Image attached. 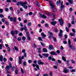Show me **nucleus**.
<instances>
[{
	"instance_id": "nucleus-9",
	"label": "nucleus",
	"mask_w": 76,
	"mask_h": 76,
	"mask_svg": "<svg viewBox=\"0 0 76 76\" xmlns=\"http://www.w3.org/2000/svg\"><path fill=\"white\" fill-rule=\"evenodd\" d=\"M50 54L51 55H57L56 54V52H54V51H52L50 52Z\"/></svg>"
},
{
	"instance_id": "nucleus-1",
	"label": "nucleus",
	"mask_w": 76,
	"mask_h": 76,
	"mask_svg": "<svg viewBox=\"0 0 76 76\" xmlns=\"http://www.w3.org/2000/svg\"><path fill=\"white\" fill-rule=\"evenodd\" d=\"M68 42L69 44V46L71 49H72L73 51L75 50V48L74 46L70 44H71V42L70 39H68Z\"/></svg>"
},
{
	"instance_id": "nucleus-33",
	"label": "nucleus",
	"mask_w": 76,
	"mask_h": 76,
	"mask_svg": "<svg viewBox=\"0 0 76 76\" xmlns=\"http://www.w3.org/2000/svg\"><path fill=\"white\" fill-rule=\"evenodd\" d=\"M11 68V69L12 70V71H13L14 70L15 66H12Z\"/></svg>"
},
{
	"instance_id": "nucleus-6",
	"label": "nucleus",
	"mask_w": 76,
	"mask_h": 76,
	"mask_svg": "<svg viewBox=\"0 0 76 76\" xmlns=\"http://www.w3.org/2000/svg\"><path fill=\"white\" fill-rule=\"evenodd\" d=\"M58 20L59 22L60 25L62 26L63 24V20L62 19H59Z\"/></svg>"
},
{
	"instance_id": "nucleus-38",
	"label": "nucleus",
	"mask_w": 76,
	"mask_h": 76,
	"mask_svg": "<svg viewBox=\"0 0 76 76\" xmlns=\"http://www.w3.org/2000/svg\"><path fill=\"white\" fill-rule=\"evenodd\" d=\"M70 35H71V36H75V34L73 33H71L70 34Z\"/></svg>"
},
{
	"instance_id": "nucleus-40",
	"label": "nucleus",
	"mask_w": 76,
	"mask_h": 76,
	"mask_svg": "<svg viewBox=\"0 0 76 76\" xmlns=\"http://www.w3.org/2000/svg\"><path fill=\"white\" fill-rule=\"evenodd\" d=\"M31 25H32V23L31 22L28 23V26H31Z\"/></svg>"
},
{
	"instance_id": "nucleus-28",
	"label": "nucleus",
	"mask_w": 76,
	"mask_h": 76,
	"mask_svg": "<svg viewBox=\"0 0 76 76\" xmlns=\"http://www.w3.org/2000/svg\"><path fill=\"white\" fill-rule=\"evenodd\" d=\"M40 44L43 47H45V44H44V43L40 42Z\"/></svg>"
},
{
	"instance_id": "nucleus-61",
	"label": "nucleus",
	"mask_w": 76,
	"mask_h": 76,
	"mask_svg": "<svg viewBox=\"0 0 76 76\" xmlns=\"http://www.w3.org/2000/svg\"><path fill=\"white\" fill-rule=\"evenodd\" d=\"M3 60H4V62H6V61H7V59H6L5 58H4Z\"/></svg>"
},
{
	"instance_id": "nucleus-27",
	"label": "nucleus",
	"mask_w": 76,
	"mask_h": 76,
	"mask_svg": "<svg viewBox=\"0 0 76 76\" xmlns=\"http://www.w3.org/2000/svg\"><path fill=\"white\" fill-rule=\"evenodd\" d=\"M62 59L64 61H66V58L62 56Z\"/></svg>"
},
{
	"instance_id": "nucleus-50",
	"label": "nucleus",
	"mask_w": 76,
	"mask_h": 76,
	"mask_svg": "<svg viewBox=\"0 0 76 76\" xmlns=\"http://www.w3.org/2000/svg\"><path fill=\"white\" fill-rule=\"evenodd\" d=\"M69 60L66 61V64H67L68 66H69Z\"/></svg>"
},
{
	"instance_id": "nucleus-37",
	"label": "nucleus",
	"mask_w": 76,
	"mask_h": 76,
	"mask_svg": "<svg viewBox=\"0 0 76 76\" xmlns=\"http://www.w3.org/2000/svg\"><path fill=\"white\" fill-rule=\"evenodd\" d=\"M4 10L6 12H8L9 11V9L7 8H5Z\"/></svg>"
},
{
	"instance_id": "nucleus-15",
	"label": "nucleus",
	"mask_w": 76,
	"mask_h": 76,
	"mask_svg": "<svg viewBox=\"0 0 76 76\" xmlns=\"http://www.w3.org/2000/svg\"><path fill=\"white\" fill-rule=\"evenodd\" d=\"M3 57L2 55H0V61L2 62L3 61Z\"/></svg>"
},
{
	"instance_id": "nucleus-56",
	"label": "nucleus",
	"mask_w": 76,
	"mask_h": 76,
	"mask_svg": "<svg viewBox=\"0 0 76 76\" xmlns=\"http://www.w3.org/2000/svg\"><path fill=\"white\" fill-rule=\"evenodd\" d=\"M45 27H48V23H45Z\"/></svg>"
},
{
	"instance_id": "nucleus-26",
	"label": "nucleus",
	"mask_w": 76,
	"mask_h": 76,
	"mask_svg": "<svg viewBox=\"0 0 76 76\" xmlns=\"http://www.w3.org/2000/svg\"><path fill=\"white\" fill-rule=\"evenodd\" d=\"M52 11L53 12H56V9L55 8V7L54 8H53V9H52Z\"/></svg>"
},
{
	"instance_id": "nucleus-11",
	"label": "nucleus",
	"mask_w": 76,
	"mask_h": 76,
	"mask_svg": "<svg viewBox=\"0 0 76 76\" xmlns=\"http://www.w3.org/2000/svg\"><path fill=\"white\" fill-rule=\"evenodd\" d=\"M53 45H49V49L50 50H52L53 49Z\"/></svg>"
},
{
	"instance_id": "nucleus-7",
	"label": "nucleus",
	"mask_w": 76,
	"mask_h": 76,
	"mask_svg": "<svg viewBox=\"0 0 76 76\" xmlns=\"http://www.w3.org/2000/svg\"><path fill=\"white\" fill-rule=\"evenodd\" d=\"M21 6H25L26 5V4H27L28 3L26 1H25L24 2H21Z\"/></svg>"
},
{
	"instance_id": "nucleus-19",
	"label": "nucleus",
	"mask_w": 76,
	"mask_h": 76,
	"mask_svg": "<svg viewBox=\"0 0 76 76\" xmlns=\"http://www.w3.org/2000/svg\"><path fill=\"white\" fill-rule=\"evenodd\" d=\"M69 2L70 4H73V0H67Z\"/></svg>"
},
{
	"instance_id": "nucleus-45",
	"label": "nucleus",
	"mask_w": 76,
	"mask_h": 76,
	"mask_svg": "<svg viewBox=\"0 0 76 76\" xmlns=\"http://www.w3.org/2000/svg\"><path fill=\"white\" fill-rule=\"evenodd\" d=\"M66 29L68 32H69V28H67V27H66Z\"/></svg>"
},
{
	"instance_id": "nucleus-16",
	"label": "nucleus",
	"mask_w": 76,
	"mask_h": 76,
	"mask_svg": "<svg viewBox=\"0 0 76 76\" xmlns=\"http://www.w3.org/2000/svg\"><path fill=\"white\" fill-rule=\"evenodd\" d=\"M43 51L45 53H47L48 50H47L46 48H43Z\"/></svg>"
},
{
	"instance_id": "nucleus-39",
	"label": "nucleus",
	"mask_w": 76,
	"mask_h": 76,
	"mask_svg": "<svg viewBox=\"0 0 76 76\" xmlns=\"http://www.w3.org/2000/svg\"><path fill=\"white\" fill-rule=\"evenodd\" d=\"M5 24L6 25H7V26L9 25V23L7 21H6L5 23Z\"/></svg>"
},
{
	"instance_id": "nucleus-14",
	"label": "nucleus",
	"mask_w": 76,
	"mask_h": 76,
	"mask_svg": "<svg viewBox=\"0 0 76 76\" xmlns=\"http://www.w3.org/2000/svg\"><path fill=\"white\" fill-rule=\"evenodd\" d=\"M57 23V22L56 21H54L52 22H51V25H53L55 26L56 25V24Z\"/></svg>"
},
{
	"instance_id": "nucleus-47",
	"label": "nucleus",
	"mask_w": 76,
	"mask_h": 76,
	"mask_svg": "<svg viewBox=\"0 0 76 76\" xmlns=\"http://www.w3.org/2000/svg\"><path fill=\"white\" fill-rule=\"evenodd\" d=\"M24 29V27H23H23H21L20 29V31H23Z\"/></svg>"
},
{
	"instance_id": "nucleus-35",
	"label": "nucleus",
	"mask_w": 76,
	"mask_h": 76,
	"mask_svg": "<svg viewBox=\"0 0 76 76\" xmlns=\"http://www.w3.org/2000/svg\"><path fill=\"white\" fill-rule=\"evenodd\" d=\"M3 9H0V13H3Z\"/></svg>"
},
{
	"instance_id": "nucleus-31",
	"label": "nucleus",
	"mask_w": 76,
	"mask_h": 76,
	"mask_svg": "<svg viewBox=\"0 0 76 76\" xmlns=\"http://www.w3.org/2000/svg\"><path fill=\"white\" fill-rule=\"evenodd\" d=\"M58 36L61 38L62 37V33H59L58 34Z\"/></svg>"
},
{
	"instance_id": "nucleus-23",
	"label": "nucleus",
	"mask_w": 76,
	"mask_h": 76,
	"mask_svg": "<svg viewBox=\"0 0 76 76\" xmlns=\"http://www.w3.org/2000/svg\"><path fill=\"white\" fill-rule=\"evenodd\" d=\"M24 30L25 31H26V32L27 31H28V29H27V28H26V26H24Z\"/></svg>"
},
{
	"instance_id": "nucleus-63",
	"label": "nucleus",
	"mask_w": 76,
	"mask_h": 76,
	"mask_svg": "<svg viewBox=\"0 0 76 76\" xmlns=\"http://www.w3.org/2000/svg\"><path fill=\"white\" fill-rule=\"evenodd\" d=\"M60 4V2L58 1H57L56 2L57 5V6H58V4Z\"/></svg>"
},
{
	"instance_id": "nucleus-2",
	"label": "nucleus",
	"mask_w": 76,
	"mask_h": 76,
	"mask_svg": "<svg viewBox=\"0 0 76 76\" xmlns=\"http://www.w3.org/2000/svg\"><path fill=\"white\" fill-rule=\"evenodd\" d=\"M65 8V6L63 5V1H61V7H60V10L61 11H63V9H64Z\"/></svg>"
},
{
	"instance_id": "nucleus-54",
	"label": "nucleus",
	"mask_w": 76,
	"mask_h": 76,
	"mask_svg": "<svg viewBox=\"0 0 76 76\" xmlns=\"http://www.w3.org/2000/svg\"><path fill=\"white\" fill-rule=\"evenodd\" d=\"M40 57V58H42V56H41V55L40 54H39L38 55Z\"/></svg>"
},
{
	"instance_id": "nucleus-5",
	"label": "nucleus",
	"mask_w": 76,
	"mask_h": 76,
	"mask_svg": "<svg viewBox=\"0 0 76 76\" xmlns=\"http://www.w3.org/2000/svg\"><path fill=\"white\" fill-rule=\"evenodd\" d=\"M37 63L38 64H41V65H43L44 64V62H41V60H39L37 61Z\"/></svg>"
},
{
	"instance_id": "nucleus-18",
	"label": "nucleus",
	"mask_w": 76,
	"mask_h": 76,
	"mask_svg": "<svg viewBox=\"0 0 76 76\" xmlns=\"http://www.w3.org/2000/svg\"><path fill=\"white\" fill-rule=\"evenodd\" d=\"M11 34L12 36H14L15 34V32L13 30H12L11 31Z\"/></svg>"
},
{
	"instance_id": "nucleus-53",
	"label": "nucleus",
	"mask_w": 76,
	"mask_h": 76,
	"mask_svg": "<svg viewBox=\"0 0 76 76\" xmlns=\"http://www.w3.org/2000/svg\"><path fill=\"white\" fill-rule=\"evenodd\" d=\"M72 31L73 33H76V31H75V30L74 28H73L72 30Z\"/></svg>"
},
{
	"instance_id": "nucleus-13",
	"label": "nucleus",
	"mask_w": 76,
	"mask_h": 76,
	"mask_svg": "<svg viewBox=\"0 0 76 76\" xmlns=\"http://www.w3.org/2000/svg\"><path fill=\"white\" fill-rule=\"evenodd\" d=\"M40 17H41V18H45V19L47 18V16H45V15H40Z\"/></svg>"
},
{
	"instance_id": "nucleus-32",
	"label": "nucleus",
	"mask_w": 76,
	"mask_h": 76,
	"mask_svg": "<svg viewBox=\"0 0 76 76\" xmlns=\"http://www.w3.org/2000/svg\"><path fill=\"white\" fill-rule=\"evenodd\" d=\"M0 18H4V15L3 14H0Z\"/></svg>"
},
{
	"instance_id": "nucleus-43",
	"label": "nucleus",
	"mask_w": 76,
	"mask_h": 76,
	"mask_svg": "<svg viewBox=\"0 0 76 76\" xmlns=\"http://www.w3.org/2000/svg\"><path fill=\"white\" fill-rule=\"evenodd\" d=\"M53 38L54 41H55V42H56V41H57V39H56V38L53 37Z\"/></svg>"
},
{
	"instance_id": "nucleus-41",
	"label": "nucleus",
	"mask_w": 76,
	"mask_h": 76,
	"mask_svg": "<svg viewBox=\"0 0 76 76\" xmlns=\"http://www.w3.org/2000/svg\"><path fill=\"white\" fill-rule=\"evenodd\" d=\"M15 33L16 34H19V31H18L17 30H15Z\"/></svg>"
},
{
	"instance_id": "nucleus-24",
	"label": "nucleus",
	"mask_w": 76,
	"mask_h": 76,
	"mask_svg": "<svg viewBox=\"0 0 76 76\" xmlns=\"http://www.w3.org/2000/svg\"><path fill=\"white\" fill-rule=\"evenodd\" d=\"M21 3H22V2H18V3H17L16 5L17 6H19L20 4L22 6V4H21Z\"/></svg>"
},
{
	"instance_id": "nucleus-21",
	"label": "nucleus",
	"mask_w": 76,
	"mask_h": 76,
	"mask_svg": "<svg viewBox=\"0 0 76 76\" xmlns=\"http://www.w3.org/2000/svg\"><path fill=\"white\" fill-rule=\"evenodd\" d=\"M41 35L43 37H46V35L45 34L44 32H42L41 34Z\"/></svg>"
},
{
	"instance_id": "nucleus-58",
	"label": "nucleus",
	"mask_w": 76,
	"mask_h": 76,
	"mask_svg": "<svg viewBox=\"0 0 76 76\" xmlns=\"http://www.w3.org/2000/svg\"><path fill=\"white\" fill-rule=\"evenodd\" d=\"M15 73L16 75H18V70H15Z\"/></svg>"
},
{
	"instance_id": "nucleus-49",
	"label": "nucleus",
	"mask_w": 76,
	"mask_h": 76,
	"mask_svg": "<svg viewBox=\"0 0 76 76\" xmlns=\"http://www.w3.org/2000/svg\"><path fill=\"white\" fill-rule=\"evenodd\" d=\"M17 40L18 41L21 40V37H19L17 38Z\"/></svg>"
},
{
	"instance_id": "nucleus-36",
	"label": "nucleus",
	"mask_w": 76,
	"mask_h": 76,
	"mask_svg": "<svg viewBox=\"0 0 76 76\" xmlns=\"http://www.w3.org/2000/svg\"><path fill=\"white\" fill-rule=\"evenodd\" d=\"M38 39L40 41H42V38H41V37H38Z\"/></svg>"
},
{
	"instance_id": "nucleus-57",
	"label": "nucleus",
	"mask_w": 76,
	"mask_h": 76,
	"mask_svg": "<svg viewBox=\"0 0 76 76\" xmlns=\"http://www.w3.org/2000/svg\"><path fill=\"white\" fill-rule=\"evenodd\" d=\"M21 73H24V72L23 71V69H22V68H21Z\"/></svg>"
},
{
	"instance_id": "nucleus-60",
	"label": "nucleus",
	"mask_w": 76,
	"mask_h": 76,
	"mask_svg": "<svg viewBox=\"0 0 76 76\" xmlns=\"http://www.w3.org/2000/svg\"><path fill=\"white\" fill-rule=\"evenodd\" d=\"M9 66L10 67H12V63H10L9 64Z\"/></svg>"
},
{
	"instance_id": "nucleus-55",
	"label": "nucleus",
	"mask_w": 76,
	"mask_h": 76,
	"mask_svg": "<svg viewBox=\"0 0 76 76\" xmlns=\"http://www.w3.org/2000/svg\"><path fill=\"white\" fill-rule=\"evenodd\" d=\"M28 63H29L30 64H31V63H32V60H29L28 61Z\"/></svg>"
},
{
	"instance_id": "nucleus-34",
	"label": "nucleus",
	"mask_w": 76,
	"mask_h": 76,
	"mask_svg": "<svg viewBox=\"0 0 76 76\" xmlns=\"http://www.w3.org/2000/svg\"><path fill=\"white\" fill-rule=\"evenodd\" d=\"M7 49L8 50V51H9V52L10 51V47H8Z\"/></svg>"
},
{
	"instance_id": "nucleus-12",
	"label": "nucleus",
	"mask_w": 76,
	"mask_h": 76,
	"mask_svg": "<svg viewBox=\"0 0 76 76\" xmlns=\"http://www.w3.org/2000/svg\"><path fill=\"white\" fill-rule=\"evenodd\" d=\"M42 55H43V56H45V57H48V53H43Z\"/></svg>"
},
{
	"instance_id": "nucleus-52",
	"label": "nucleus",
	"mask_w": 76,
	"mask_h": 76,
	"mask_svg": "<svg viewBox=\"0 0 76 76\" xmlns=\"http://www.w3.org/2000/svg\"><path fill=\"white\" fill-rule=\"evenodd\" d=\"M2 22H5V19H4V18H2V19L1 20Z\"/></svg>"
},
{
	"instance_id": "nucleus-59",
	"label": "nucleus",
	"mask_w": 76,
	"mask_h": 76,
	"mask_svg": "<svg viewBox=\"0 0 76 76\" xmlns=\"http://www.w3.org/2000/svg\"><path fill=\"white\" fill-rule=\"evenodd\" d=\"M9 9H10V10H11V11H13V8H12V7H10L9 8Z\"/></svg>"
},
{
	"instance_id": "nucleus-20",
	"label": "nucleus",
	"mask_w": 76,
	"mask_h": 76,
	"mask_svg": "<svg viewBox=\"0 0 76 76\" xmlns=\"http://www.w3.org/2000/svg\"><path fill=\"white\" fill-rule=\"evenodd\" d=\"M8 19H10V21H13V18L10 17V16H8Z\"/></svg>"
},
{
	"instance_id": "nucleus-42",
	"label": "nucleus",
	"mask_w": 76,
	"mask_h": 76,
	"mask_svg": "<svg viewBox=\"0 0 76 76\" xmlns=\"http://www.w3.org/2000/svg\"><path fill=\"white\" fill-rule=\"evenodd\" d=\"M48 33L50 35H53V33L51 32L50 31H48Z\"/></svg>"
},
{
	"instance_id": "nucleus-64",
	"label": "nucleus",
	"mask_w": 76,
	"mask_h": 76,
	"mask_svg": "<svg viewBox=\"0 0 76 76\" xmlns=\"http://www.w3.org/2000/svg\"><path fill=\"white\" fill-rule=\"evenodd\" d=\"M22 39L24 41H25V39H26V37H23Z\"/></svg>"
},
{
	"instance_id": "nucleus-46",
	"label": "nucleus",
	"mask_w": 76,
	"mask_h": 76,
	"mask_svg": "<svg viewBox=\"0 0 76 76\" xmlns=\"http://www.w3.org/2000/svg\"><path fill=\"white\" fill-rule=\"evenodd\" d=\"M57 61L58 63H59V64H61V61L60 60H58Z\"/></svg>"
},
{
	"instance_id": "nucleus-22",
	"label": "nucleus",
	"mask_w": 76,
	"mask_h": 76,
	"mask_svg": "<svg viewBox=\"0 0 76 76\" xmlns=\"http://www.w3.org/2000/svg\"><path fill=\"white\" fill-rule=\"evenodd\" d=\"M36 4L38 7H39V6H40L39 3L37 1H36Z\"/></svg>"
},
{
	"instance_id": "nucleus-48",
	"label": "nucleus",
	"mask_w": 76,
	"mask_h": 76,
	"mask_svg": "<svg viewBox=\"0 0 76 76\" xmlns=\"http://www.w3.org/2000/svg\"><path fill=\"white\" fill-rule=\"evenodd\" d=\"M32 12H30L29 13H28V15H29V16H31L32 15Z\"/></svg>"
},
{
	"instance_id": "nucleus-51",
	"label": "nucleus",
	"mask_w": 76,
	"mask_h": 76,
	"mask_svg": "<svg viewBox=\"0 0 76 76\" xmlns=\"http://www.w3.org/2000/svg\"><path fill=\"white\" fill-rule=\"evenodd\" d=\"M14 20H13V22H16V17H14Z\"/></svg>"
},
{
	"instance_id": "nucleus-17",
	"label": "nucleus",
	"mask_w": 76,
	"mask_h": 76,
	"mask_svg": "<svg viewBox=\"0 0 76 76\" xmlns=\"http://www.w3.org/2000/svg\"><path fill=\"white\" fill-rule=\"evenodd\" d=\"M10 69V67L9 65H7L6 67L5 70H6L7 71L9 70Z\"/></svg>"
},
{
	"instance_id": "nucleus-62",
	"label": "nucleus",
	"mask_w": 76,
	"mask_h": 76,
	"mask_svg": "<svg viewBox=\"0 0 76 76\" xmlns=\"http://www.w3.org/2000/svg\"><path fill=\"white\" fill-rule=\"evenodd\" d=\"M48 59L49 60H51V59H52V58L51 57V56H49L48 57Z\"/></svg>"
},
{
	"instance_id": "nucleus-10",
	"label": "nucleus",
	"mask_w": 76,
	"mask_h": 76,
	"mask_svg": "<svg viewBox=\"0 0 76 76\" xmlns=\"http://www.w3.org/2000/svg\"><path fill=\"white\" fill-rule=\"evenodd\" d=\"M19 61L18 63L20 64H22V58H21V57L19 56Z\"/></svg>"
},
{
	"instance_id": "nucleus-25",
	"label": "nucleus",
	"mask_w": 76,
	"mask_h": 76,
	"mask_svg": "<svg viewBox=\"0 0 76 76\" xmlns=\"http://www.w3.org/2000/svg\"><path fill=\"white\" fill-rule=\"evenodd\" d=\"M23 6V7L25 9H28V6H27V5H23V6Z\"/></svg>"
},
{
	"instance_id": "nucleus-8",
	"label": "nucleus",
	"mask_w": 76,
	"mask_h": 76,
	"mask_svg": "<svg viewBox=\"0 0 76 76\" xmlns=\"http://www.w3.org/2000/svg\"><path fill=\"white\" fill-rule=\"evenodd\" d=\"M63 72H64L65 73H68V72H69V69H67V68H65L64 69Z\"/></svg>"
},
{
	"instance_id": "nucleus-44",
	"label": "nucleus",
	"mask_w": 76,
	"mask_h": 76,
	"mask_svg": "<svg viewBox=\"0 0 76 76\" xmlns=\"http://www.w3.org/2000/svg\"><path fill=\"white\" fill-rule=\"evenodd\" d=\"M55 64L57 66H58V62H57V61L55 62Z\"/></svg>"
},
{
	"instance_id": "nucleus-30",
	"label": "nucleus",
	"mask_w": 76,
	"mask_h": 76,
	"mask_svg": "<svg viewBox=\"0 0 76 76\" xmlns=\"http://www.w3.org/2000/svg\"><path fill=\"white\" fill-rule=\"evenodd\" d=\"M36 67L38 69V70H40V69L39 68V66H38V65L36 64Z\"/></svg>"
},
{
	"instance_id": "nucleus-29",
	"label": "nucleus",
	"mask_w": 76,
	"mask_h": 76,
	"mask_svg": "<svg viewBox=\"0 0 76 76\" xmlns=\"http://www.w3.org/2000/svg\"><path fill=\"white\" fill-rule=\"evenodd\" d=\"M14 49L16 51H18V48L16 46L14 47Z\"/></svg>"
},
{
	"instance_id": "nucleus-3",
	"label": "nucleus",
	"mask_w": 76,
	"mask_h": 76,
	"mask_svg": "<svg viewBox=\"0 0 76 76\" xmlns=\"http://www.w3.org/2000/svg\"><path fill=\"white\" fill-rule=\"evenodd\" d=\"M49 4L50 6V8L51 9H53L55 7V5H54V4L53 1H49Z\"/></svg>"
},
{
	"instance_id": "nucleus-4",
	"label": "nucleus",
	"mask_w": 76,
	"mask_h": 76,
	"mask_svg": "<svg viewBox=\"0 0 76 76\" xmlns=\"http://www.w3.org/2000/svg\"><path fill=\"white\" fill-rule=\"evenodd\" d=\"M26 36L27 37V39L28 41H31V37H30V35L29 34V32H26Z\"/></svg>"
}]
</instances>
